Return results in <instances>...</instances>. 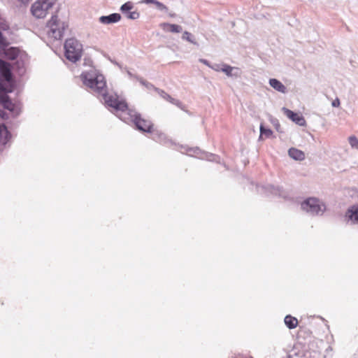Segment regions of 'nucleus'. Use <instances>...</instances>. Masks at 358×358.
I'll return each mask as SVG.
<instances>
[{
  "label": "nucleus",
  "mask_w": 358,
  "mask_h": 358,
  "mask_svg": "<svg viewBox=\"0 0 358 358\" xmlns=\"http://www.w3.org/2000/svg\"><path fill=\"white\" fill-rule=\"evenodd\" d=\"M80 79L83 85L102 96L104 105L107 108L117 110L127 108L124 99H120L119 95L116 92L113 94L108 93L106 78L97 69L83 71L80 75Z\"/></svg>",
  "instance_id": "f257e3e1"
},
{
  "label": "nucleus",
  "mask_w": 358,
  "mask_h": 358,
  "mask_svg": "<svg viewBox=\"0 0 358 358\" xmlns=\"http://www.w3.org/2000/svg\"><path fill=\"white\" fill-rule=\"evenodd\" d=\"M14 69H0V105L10 113L13 118L17 117L22 113V103L20 101H13L9 96L17 88V80ZM20 73L26 69H17Z\"/></svg>",
  "instance_id": "f03ea898"
},
{
  "label": "nucleus",
  "mask_w": 358,
  "mask_h": 358,
  "mask_svg": "<svg viewBox=\"0 0 358 358\" xmlns=\"http://www.w3.org/2000/svg\"><path fill=\"white\" fill-rule=\"evenodd\" d=\"M125 103L127 104V108L123 110H117L114 109L115 111H121V112H127V114L129 115L131 121L134 123L135 126V129L142 133H148L151 134L152 136V138L157 141L162 139L164 136V134L162 132H159L157 130H154L153 124L148 120L143 119L141 117V115L136 112L135 109L129 108V105L125 100Z\"/></svg>",
  "instance_id": "7ed1b4c3"
},
{
  "label": "nucleus",
  "mask_w": 358,
  "mask_h": 358,
  "mask_svg": "<svg viewBox=\"0 0 358 358\" xmlns=\"http://www.w3.org/2000/svg\"><path fill=\"white\" fill-rule=\"evenodd\" d=\"M65 57L66 58L72 62H76L78 61L83 52L82 44L75 38H69L66 41L64 44Z\"/></svg>",
  "instance_id": "20e7f679"
},
{
  "label": "nucleus",
  "mask_w": 358,
  "mask_h": 358,
  "mask_svg": "<svg viewBox=\"0 0 358 358\" xmlns=\"http://www.w3.org/2000/svg\"><path fill=\"white\" fill-rule=\"evenodd\" d=\"M301 207L313 215H322L326 210L325 203L316 197L307 198L301 203Z\"/></svg>",
  "instance_id": "39448f33"
},
{
  "label": "nucleus",
  "mask_w": 358,
  "mask_h": 358,
  "mask_svg": "<svg viewBox=\"0 0 358 358\" xmlns=\"http://www.w3.org/2000/svg\"><path fill=\"white\" fill-rule=\"evenodd\" d=\"M46 29L47 37L50 41L59 40L62 38L64 27L57 15L52 16L47 23Z\"/></svg>",
  "instance_id": "423d86ee"
},
{
  "label": "nucleus",
  "mask_w": 358,
  "mask_h": 358,
  "mask_svg": "<svg viewBox=\"0 0 358 358\" xmlns=\"http://www.w3.org/2000/svg\"><path fill=\"white\" fill-rule=\"evenodd\" d=\"M0 56L8 60H17L16 63L18 65L20 64L19 61H21L24 65L28 60L27 55L24 51L15 47L8 46L3 52H1Z\"/></svg>",
  "instance_id": "0eeeda50"
},
{
  "label": "nucleus",
  "mask_w": 358,
  "mask_h": 358,
  "mask_svg": "<svg viewBox=\"0 0 358 358\" xmlns=\"http://www.w3.org/2000/svg\"><path fill=\"white\" fill-rule=\"evenodd\" d=\"M53 3L50 0H37L31 8V12L37 18L45 17Z\"/></svg>",
  "instance_id": "6e6552de"
},
{
  "label": "nucleus",
  "mask_w": 358,
  "mask_h": 358,
  "mask_svg": "<svg viewBox=\"0 0 358 358\" xmlns=\"http://www.w3.org/2000/svg\"><path fill=\"white\" fill-rule=\"evenodd\" d=\"M282 110L289 120H291L297 125L301 127H304L306 125V121L301 114L291 110L285 107H282Z\"/></svg>",
  "instance_id": "1a4fd4ad"
},
{
  "label": "nucleus",
  "mask_w": 358,
  "mask_h": 358,
  "mask_svg": "<svg viewBox=\"0 0 358 358\" xmlns=\"http://www.w3.org/2000/svg\"><path fill=\"white\" fill-rule=\"evenodd\" d=\"M345 221L352 224H358V203L350 206L345 213Z\"/></svg>",
  "instance_id": "9d476101"
},
{
  "label": "nucleus",
  "mask_w": 358,
  "mask_h": 358,
  "mask_svg": "<svg viewBox=\"0 0 358 358\" xmlns=\"http://www.w3.org/2000/svg\"><path fill=\"white\" fill-rule=\"evenodd\" d=\"M11 137L12 134L6 125L3 123L0 124V145L6 146Z\"/></svg>",
  "instance_id": "9b49d317"
},
{
  "label": "nucleus",
  "mask_w": 358,
  "mask_h": 358,
  "mask_svg": "<svg viewBox=\"0 0 358 358\" xmlns=\"http://www.w3.org/2000/svg\"><path fill=\"white\" fill-rule=\"evenodd\" d=\"M264 189L271 192L273 194L277 195L279 197H282L284 199H287L288 197V194L284 190L282 187L280 186H274L273 185H268L264 187Z\"/></svg>",
  "instance_id": "f8f14e48"
},
{
  "label": "nucleus",
  "mask_w": 358,
  "mask_h": 358,
  "mask_svg": "<svg viewBox=\"0 0 358 358\" xmlns=\"http://www.w3.org/2000/svg\"><path fill=\"white\" fill-rule=\"evenodd\" d=\"M127 73L128 75V76L131 79V78H135L137 80L139 81V83L145 86L148 90H153L154 91L156 92V90L158 88V87H156L154 85H152V83L148 82L146 80L143 79L142 77H140L138 76V75L136 74H134L132 73L131 71H127Z\"/></svg>",
  "instance_id": "ddd939ff"
},
{
  "label": "nucleus",
  "mask_w": 358,
  "mask_h": 358,
  "mask_svg": "<svg viewBox=\"0 0 358 358\" xmlns=\"http://www.w3.org/2000/svg\"><path fill=\"white\" fill-rule=\"evenodd\" d=\"M288 155L292 159L296 161H302L305 159V153L295 148H290L288 150Z\"/></svg>",
  "instance_id": "4468645a"
},
{
  "label": "nucleus",
  "mask_w": 358,
  "mask_h": 358,
  "mask_svg": "<svg viewBox=\"0 0 358 358\" xmlns=\"http://www.w3.org/2000/svg\"><path fill=\"white\" fill-rule=\"evenodd\" d=\"M161 28L166 32L180 33L182 31V27L175 24L164 22L160 24Z\"/></svg>",
  "instance_id": "2eb2a0df"
},
{
  "label": "nucleus",
  "mask_w": 358,
  "mask_h": 358,
  "mask_svg": "<svg viewBox=\"0 0 358 358\" xmlns=\"http://www.w3.org/2000/svg\"><path fill=\"white\" fill-rule=\"evenodd\" d=\"M268 83L276 91L283 94L287 92V87L278 79L270 78Z\"/></svg>",
  "instance_id": "dca6fc26"
},
{
  "label": "nucleus",
  "mask_w": 358,
  "mask_h": 358,
  "mask_svg": "<svg viewBox=\"0 0 358 358\" xmlns=\"http://www.w3.org/2000/svg\"><path fill=\"white\" fill-rule=\"evenodd\" d=\"M121 16L119 13H113L108 16H101L100 22L103 24H110L117 22L120 20Z\"/></svg>",
  "instance_id": "f3484780"
},
{
  "label": "nucleus",
  "mask_w": 358,
  "mask_h": 358,
  "mask_svg": "<svg viewBox=\"0 0 358 358\" xmlns=\"http://www.w3.org/2000/svg\"><path fill=\"white\" fill-rule=\"evenodd\" d=\"M284 322L287 327L289 329H293L298 325L297 319L291 315H286L284 319Z\"/></svg>",
  "instance_id": "a211bd4d"
},
{
  "label": "nucleus",
  "mask_w": 358,
  "mask_h": 358,
  "mask_svg": "<svg viewBox=\"0 0 358 358\" xmlns=\"http://www.w3.org/2000/svg\"><path fill=\"white\" fill-rule=\"evenodd\" d=\"M259 131L260 135L259 141L262 140V136H265L266 138H270L273 134V131L270 128L266 127L263 122L260 124Z\"/></svg>",
  "instance_id": "6ab92c4d"
},
{
  "label": "nucleus",
  "mask_w": 358,
  "mask_h": 358,
  "mask_svg": "<svg viewBox=\"0 0 358 358\" xmlns=\"http://www.w3.org/2000/svg\"><path fill=\"white\" fill-rule=\"evenodd\" d=\"M10 45V43L6 37H4L2 33L0 31V55L3 52L6 48Z\"/></svg>",
  "instance_id": "aec40b11"
},
{
  "label": "nucleus",
  "mask_w": 358,
  "mask_h": 358,
  "mask_svg": "<svg viewBox=\"0 0 358 358\" xmlns=\"http://www.w3.org/2000/svg\"><path fill=\"white\" fill-rule=\"evenodd\" d=\"M216 71H222L224 72L228 77H238V73H233V70L234 69H213Z\"/></svg>",
  "instance_id": "412c9836"
},
{
  "label": "nucleus",
  "mask_w": 358,
  "mask_h": 358,
  "mask_svg": "<svg viewBox=\"0 0 358 358\" xmlns=\"http://www.w3.org/2000/svg\"><path fill=\"white\" fill-rule=\"evenodd\" d=\"M269 120L278 132H282V131L281 130L280 122L277 118L273 117L272 115H270Z\"/></svg>",
  "instance_id": "4be33fe9"
},
{
  "label": "nucleus",
  "mask_w": 358,
  "mask_h": 358,
  "mask_svg": "<svg viewBox=\"0 0 358 358\" xmlns=\"http://www.w3.org/2000/svg\"><path fill=\"white\" fill-rule=\"evenodd\" d=\"M156 92L164 100L170 102L173 97L166 93L164 90L157 88Z\"/></svg>",
  "instance_id": "5701e85b"
},
{
  "label": "nucleus",
  "mask_w": 358,
  "mask_h": 358,
  "mask_svg": "<svg viewBox=\"0 0 358 358\" xmlns=\"http://www.w3.org/2000/svg\"><path fill=\"white\" fill-rule=\"evenodd\" d=\"M170 103H171L173 105H176V106H178L179 108H180L181 110L185 111L186 113H189V111L187 110H186V107L178 99H176L174 98H172V99L171 100Z\"/></svg>",
  "instance_id": "b1692460"
},
{
  "label": "nucleus",
  "mask_w": 358,
  "mask_h": 358,
  "mask_svg": "<svg viewBox=\"0 0 358 358\" xmlns=\"http://www.w3.org/2000/svg\"><path fill=\"white\" fill-rule=\"evenodd\" d=\"M349 143L352 148H358V139L355 136H351L349 137Z\"/></svg>",
  "instance_id": "393cba45"
},
{
  "label": "nucleus",
  "mask_w": 358,
  "mask_h": 358,
  "mask_svg": "<svg viewBox=\"0 0 358 358\" xmlns=\"http://www.w3.org/2000/svg\"><path fill=\"white\" fill-rule=\"evenodd\" d=\"M153 4L155 5L156 7L160 10L167 11L169 10L168 7L166 5L157 0L155 1Z\"/></svg>",
  "instance_id": "a878e982"
},
{
  "label": "nucleus",
  "mask_w": 358,
  "mask_h": 358,
  "mask_svg": "<svg viewBox=\"0 0 358 358\" xmlns=\"http://www.w3.org/2000/svg\"><path fill=\"white\" fill-rule=\"evenodd\" d=\"M3 108V109L0 108V119L3 120H7L9 119V115L7 113Z\"/></svg>",
  "instance_id": "bb28decb"
},
{
  "label": "nucleus",
  "mask_w": 358,
  "mask_h": 358,
  "mask_svg": "<svg viewBox=\"0 0 358 358\" xmlns=\"http://www.w3.org/2000/svg\"><path fill=\"white\" fill-rule=\"evenodd\" d=\"M133 6L131 2H127L124 4H123L121 7L122 11H128L130 10L132 8Z\"/></svg>",
  "instance_id": "cd10ccee"
},
{
  "label": "nucleus",
  "mask_w": 358,
  "mask_h": 358,
  "mask_svg": "<svg viewBox=\"0 0 358 358\" xmlns=\"http://www.w3.org/2000/svg\"><path fill=\"white\" fill-rule=\"evenodd\" d=\"M140 16V14L137 11H132V12H129V14H128V17L130 18V19H132V20H136V19H138Z\"/></svg>",
  "instance_id": "c85d7f7f"
},
{
  "label": "nucleus",
  "mask_w": 358,
  "mask_h": 358,
  "mask_svg": "<svg viewBox=\"0 0 358 358\" xmlns=\"http://www.w3.org/2000/svg\"><path fill=\"white\" fill-rule=\"evenodd\" d=\"M191 37H192V35L188 31H185L183 33V35H182V38L183 39L187 40V41H188L189 42H192V41L191 39Z\"/></svg>",
  "instance_id": "c756f323"
},
{
  "label": "nucleus",
  "mask_w": 358,
  "mask_h": 358,
  "mask_svg": "<svg viewBox=\"0 0 358 358\" xmlns=\"http://www.w3.org/2000/svg\"><path fill=\"white\" fill-rule=\"evenodd\" d=\"M1 67H10V65L4 60L0 59V68Z\"/></svg>",
  "instance_id": "7c9ffc66"
},
{
  "label": "nucleus",
  "mask_w": 358,
  "mask_h": 358,
  "mask_svg": "<svg viewBox=\"0 0 358 358\" xmlns=\"http://www.w3.org/2000/svg\"><path fill=\"white\" fill-rule=\"evenodd\" d=\"M332 106L333 107H338L340 105V101L338 99H336L334 101H332Z\"/></svg>",
  "instance_id": "2f4dec72"
},
{
  "label": "nucleus",
  "mask_w": 358,
  "mask_h": 358,
  "mask_svg": "<svg viewBox=\"0 0 358 358\" xmlns=\"http://www.w3.org/2000/svg\"><path fill=\"white\" fill-rule=\"evenodd\" d=\"M155 0H141V3H147V4H149V3H154Z\"/></svg>",
  "instance_id": "473e14b6"
},
{
  "label": "nucleus",
  "mask_w": 358,
  "mask_h": 358,
  "mask_svg": "<svg viewBox=\"0 0 358 358\" xmlns=\"http://www.w3.org/2000/svg\"><path fill=\"white\" fill-rule=\"evenodd\" d=\"M201 62L204 65L209 66V64L206 60L201 59Z\"/></svg>",
  "instance_id": "72a5a7b5"
},
{
  "label": "nucleus",
  "mask_w": 358,
  "mask_h": 358,
  "mask_svg": "<svg viewBox=\"0 0 358 358\" xmlns=\"http://www.w3.org/2000/svg\"><path fill=\"white\" fill-rule=\"evenodd\" d=\"M210 157H213V159H209V160H210V161H213V160H214V159H215V157H217V155H212V154L210 155Z\"/></svg>",
  "instance_id": "f704fd0d"
},
{
  "label": "nucleus",
  "mask_w": 358,
  "mask_h": 358,
  "mask_svg": "<svg viewBox=\"0 0 358 358\" xmlns=\"http://www.w3.org/2000/svg\"><path fill=\"white\" fill-rule=\"evenodd\" d=\"M199 151H200V150H199L198 148H196L194 150V153L198 154V153H199Z\"/></svg>",
  "instance_id": "c9c22d12"
},
{
  "label": "nucleus",
  "mask_w": 358,
  "mask_h": 358,
  "mask_svg": "<svg viewBox=\"0 0 358 358\" xmlns=\"http://www.w3.org/2000/svg\"><path fill=\"white\" fill-rule=\"evenodd\" d=\"M141 124H142V127H145V128H146V127H147V126H145L144 123H141Z\"/></svg>",
  "instance_id": "e433bc0d"
},
{
  "label": "nucleus",
  "mask_w": 358,
  "mask_h": 358,
  "mask_svg": "<svg viewBox=\"0 0 358 358\" xmlns=\"http://www.w3.org/2000/svg\"><path fill=\"white\" fill-rule=\"evenodd\" d=\"M356 193H357V196H358V189H356Z\"/></svg>",
  "instance_id": "4c0bfd02"
},
{
  "label": "nucleus",
  "mask_w": 358,
  "mask_h": 358,
  "mask_svg": "<svg viewBox=\"0 0 358 358\" xmlns=\"http://www.w3.org/2000/svg\"><path fill=\"white\" fill-rule=\"evenodd\" d=\"M250 358H252V357H250Z\"/></svg>",
  "instance_id": "58836bf2"
}]
</instances>
